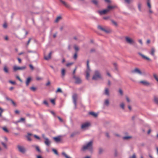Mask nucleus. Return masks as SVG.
Segmentation results:
<instances>
[{
  "label": "nucleus",
  "mask_w": 158,
  "mask_h": 158,
  "mask_svg": "<svg viewBox=\"0 0 158 158\" xmlns=\"http://www.w3.org/2000/svg\"><path fill=\"white\" fill-rule=\"evenodd\" d=\"M81 150L83 151L86 150H88L90 151H92L93 150V141H90L86 145L83 146Z\"/></svg>",
  "instance_id": "obj_1"
},
{
  "label": "nucleus",
  "mask_w": 158,
  "mask_h": 158,
  "mask_svg": "<svg viewBox=\"0 0 158 158\" xmlns=\"http://www.w3.org/2000/svg\"><path fill=\"white\" fill-rule=\"evenodd\" d=\"M124 1L127 4H130L131 0H124Z\"/></svg>",
  "instance_id": "obj_49"
},
{
  "label": "nucleus",
  "mask_w": 158,
  "mask_h": 158,
  "mask_svg": "<svg viewBox=\"0 0 158 158\" xmlns=\"http://www.w3.org/2000/svg\"><path fill=\"white\" fill-rule=\"evenodd\" d=\"M89 61L87 60V69L86 71V79H88L89 77V73L90 71V69L89 67Z\"/></svg>",
  "instance_id": "obj_4"
},
{
  "label": "nucleus",
  "mask_w": 158,
  "mask_h": 158,
  "mask_svg": "<svg viewBox=\"0 0 158 158\" xmlns=\"http://www.w3.org/2000/svg\"><path fill=\"white\" fill-rule=\"evenodd\" d=\"M77 57V53L75 52L73 56V58L75 60H76Z\"/></svg>",
  "instance_id": "obj_32"
},
{
  "label": "nucleus",
  "mask_w": 158,
  "mask_h": 158,
  "mask_svg": "<svg viewBox=\"0 0 158 158\" xmlns=\"http://www.w3.org/2000/svg\"><path fill=\"white\" fill-rule=\"evenodd\" d=\"M140 83L143 84L144 85L147 86H149L151 85V83L147 81L143 80L140 81Z\"/></svg>",
  "instance_id": "obj_11"
},
{
  "label": "nucleus",
  "mask_w": 158,
  "mask_h": 158,
  "mask_svg": "<svg viewBox=\"0 0 158 158\" xmlns=\"http://www.w3.org/2000/svg\"><path fill=\"white\" fill-rule=\"evenodd\" d=\"M132 138L131 136H125L123 137V139L124 140H127Z\"/></svg>",
  "instance_id": "obj_25"
},
{
  "label": "nucleus",
  "mask_w": 158,
  "mask_h": 158,
  "mask_svg": "<svg viewBox=\"0 0 158 158\" xmlns=\"http://www.w3.org/2000/svg\"><path fill=\"white\" fill-rule=\"evenodd\" d=\"M72 98L73 99V103L74 105L75 108L76 109L77 108V94H73V96Z\"/></svg>",
  "instance_id": "obj_8"
},
{
  "label": "nucleus",
  "mask_w": 158,
  "mask_h": 158,
  "mask_svg": "<svg viewBox=\"0 0 158 158\" xmlns=\"http://www.w3.org/2000/svg\"><path fill=\"white\" fill-rule=\"evenodd\" d=\"M43 103L45 105L47 106H48V102L46 100H44L43 102Z\"/></svg>",
  "instance_id": "obj_42"
},
{
  "label": "nucleus",
  "mask_w": 158,
  "mask_h": 158,
  "mask_svg": "<svg viewBox=\"0 0 158 158\" xmlns=\"http://www.w3.org/2000/svg\"><path fill=\"white\" fill-rule=\"evenodd\" d=\"M75 135H76L75 133H72L70 135V137H73V136H74Z\"/></svg>",
  "instance_id": "obj_63"
},
{
  "label": "nucleus",
  "mask_w": 158,
  "mask_h": 158,
  "mask_svg": "<svg viewBox=\"0 0 158 158\" xmlns=\"http://www.w3.org/2000/svg\"><path fill=\"white\" fill-rule=\"evenodd\" d=\"M92 2L96 5H98V1L97 0H92Z\"/></svg>",
  "instance_id": "obj_29"
},
{
  "label": "nucleus",
  "mask_w": 158,
  "mask_h": 158,
  "mask_svg": "<svg viewBox=\"0 0 158 158\" xmlns=\"http://www.w3.org/2000/svg\"><path fill=\"white\" fill-rule=\"evenodd\" d=\"M77 69V67H76L75 69H74V70L73 72V76L74 75H75V71H76V70Z\"/></svg>",
  "instance_id": "obj_61"
},
{
  "label": "nucleus",
  "mask_w": 158,
  "mask_h": 158,
  "mask_svg": "<svg viewBox=\"0 0 158 158\" xmlns=\"http://www.w3.org/2000/svg\"><path fill=\"white\" fill-rule=\"evenodd\" d=\"M17 147L19 151L22 153H24L26 152V149L23 146L18 145H17Z\"/></svg>",
  "instance_id": "obj_7"
},
{
  "label": "nucleus",
  "mask_w": 158,
  "mask_h": 158,
  "mask_svg": "<svg viewBox=\"0 0 158 158\" xmlns=\"http://www.w3.org/2000/svg\"><path fill=\"white\" fill-rule=\"evenodd\" d=\"M98 79H102V77L100 72L98 70H95L94 71V74L92 77V79L96 80Z\"/></svg>",
  "instance_id": "obj_2"
},
{
  "label": "nucleus",
  "mask_w": 158,
  "mask_h": 158,
  "mask_svg": "<svg viewBox=\"0 0 158 158\" xmlns=\"http://www.w3.org/2000/svg\"><path fill=\"white\" fill-rule=\"evenodd\" d=\"M42 79L43 78L42 77H36V80L37 81H40L42 80Z\"/></svg>",
  "instance_id": "obj_46"
},
{
  "label": "nucleus",
  "mask_w": 158,
  "mask_h": 158,
  "mask_svg": "<svg viewBox=\"0 0 158 158\" xmlns=\"http://www.w3.org/2000/svg\"><path fill=\"white\" fill-rule=\"evenodd\" d=\"M10 101L11 102L12 104L15 106H16V105L15 102L12 100H10Z\"/></svg>",
  "instance_id": "obj_52"
},
{
  "label": "nucleus",
  "mask_w": 158,
  "mask_h": 158,
  "mask_svg": "<svg viewBox=\"0 0 158 158\" xmlns=\"http://www.w3.org/2000/svg\"><path fill=\"white\" fill-rule=\"evenodd\" d=\"M114 156H117L118 155V152H117V151L116 149L114 150Z\"/></svg>",
  "instance_id": "obj_55"
},
{
  "label": "nucleus",
  "mask_w": 158,
  "mask_h": 158,
  "mask_svg": "<svg viewBox=\"0 0 158 158\" xmlns=\"http://www.w3.org/2000/svg\"><path fill=\"white\" fill-rule=\"evenodd\" d=\"M31 78L30 77H29L27 78L26 84L27 86H28L29 85V83L31 81Z\"/></svg>",
  "instance_id": "obj_18"
},
{
  "label": "nucleus",
  "mask_w": 158,
  "mask_h": 158,
  "mask_svg": "<svg viewBox=\"0 0 158 158\" xmlns=\"http://www.w3.org/2000/svg\"><path fill=\"white\" fill-rule=\"evenodd\" d=\"M16 78L17 79H18L20 82H23L22 80L20 78L19 76H17Z\"/></svg>",
  "instance_id": "obj_56"
},
{
  "label": "nucleus",
  "mask_w": 158,
  "mask_h": 158,
  "mask_svg": "<svg viewBox=\"0 0 158 158\" xmlns=\"http://www.w3.org/2000/svg\"><path fill=\"white\" fill-rule=\"evenodd\" d=\"M130 158H136V156L135 153L133 154L132 157H130Z\"/></svg>",
  "instance_id": "obj_62"
},
{
  "label": "nucleus",
  "mask_w": 158,
  "mask_h": 158,
  "mask_svg": "<svg viewBox=\"0 0 158 158\" xmlns=\"http://www.w3.org/2000/svg\"><path fill=\"white\" fill-rule=\"evenodd\" d=\"M104 104L106 106H108L109 104V101L108 99H106L104 102Z\"/></svg>",
  "instance_id": "obj_28"
},
{
  "label": "nucleus",
  "mask_w": 158,
  "mask_h": 158,
  "mask_svg": "<svg viewBox=\"0 0 158 158\" xmlns=\"http://www.w3.org/2000/svg\"><path fill=\"white\" fill-rule=\"evenodd\" d=\"M61 18V16H58V17L55 20V22L56 23H57L59 21L60 19Z\"/></svg>",
  "instance_id": "obj_33"
},
{
  "label": "nucleus",
  "mask_w": 158,
  "mask_h": 158,
  "mask_svg": "<svg viewBox=\"0 0 158 158\" xmlns=\"http://www.w3.org/2000/svg\"><path fill=\"white\" fill-rule=\"evenodd\" d=\"M31 40V38H30L29 39V40L27 43V46H28Z\"/></svg>",
  "instance_id": "obj_60"
},
{
  "label": "nucleus",
  "mask_w": 158,
  "mask_h": 158,
  "mask_svg": "<svg viewBox=\"0 0 158 158\" xmlns=\"http://www.w3.org/2000/svg\"><path fill=\"white\" fill-rule=\"evenodd\" d=\"M155 52V50L154 49V48H152L151 49L150 54L152 56H154Z\"/></svg>",
  "instance_id": "obj_31"
},
{
  "label": "nucleus",
  "mask_w": 158,
  "mask_h": 158,
  "mask_svg": "<svg viewBox=\"0 0 158 158\" xmlns=\"http://www.w3.org/2000/svg\"><path fill=\"white\" fill-rule=\"evenodd\" d=\"M73 48L75 50V52L77 53V52L79 50V47L76 45H75L73 46Z\"/></svg>",
  "instance_id": "obj_23"
},
{
  "label": "nucleus",
  "mask_w": 158,
  "mask_h": 158,
  "mask_svg": "<svg viewBox=\"0 0 158 158\" xmlns=\"http://www.w3.org/2000/svg\"><path fill=\"white\" fill-rule=\"evenodd\" d=\"M147 5H148V7H149V9H150L151 8V4L150 2V1H147Z\"/></svg>",
  "instance_id": "obj_35"
},
{
  "label": "nucleus",
  "mask_w": 158,
  "mask_h": 158,
  "mask_svg": "<svg viewBox=\"0 0 158 158\" xmlns=\"http://www.w3.org/2000/svg\"><path fill=\"white\" fill-rule=\"evenodd\" d=\"M126 100H127V101L128 102H130V100L129 99V98L127 97H126Z\"/></svg>",
  "instance_id": "obj_64"
},
{
  "label": "nucleus",
  "mask_w": 158,
  "mask_h": 158,
  "mask_svg": "<svg viewBox=\"0 0 158 158\" xmlns=\"http://www.w3.org/2000/svg\"><path fill=\"white\" fill-rule=\"evenodd\" d=\"M126 42L131 45H135V42L131 38L128 36H126L125 38Z\"/></svg>",
  "instance_id": "obj_6"
},
{
  "label": "nucleus",
  "mask_w": 158,
  "mask_h": 158,
  "mask_svg": "<svg viewBox=\"0 0 158 158\" xmlns=\"http://www.w3.org/2000/svg\"><path fill=\"white\" fill-rule=\"evenodd\" d=\"M2 129L5 132H9L8 130L7 129L6 127H4L2 128Z\"/></svg>",
  "instance_id": "obj_41"
},
{
  "label": "nucleus",
  "mask_w": 158,
  "mask_h": 158,
  "mask_svg": "<svg viewBox=\"0 0 158 158\" xmlns=\"http://www.w3.org/2000/svg\"><path fill=\"white\" fill-rule=\"evenodd\" d=\"M105 94L107 96L109 95V89L107 88H106L105 90Z\"/></svg>",
  "instance_id": "obj_22"
},
{
  "label": "nucleus",
  "mask_w": 158,
  "mask_h": 158,
  "mask_svg": "<svg viewBox=\"0 0 158 158\" xmlns=\"http://www.w3.org/2000/svg\"><path fill=\"white\" fill-rule=\"evenodd\" d=\"M52 52H49L48 56H44V59L46 60H48L51 58V56L52 54Z\"/></svg>",
  "instance_id": "obj_15"
},
{
  "label": "nucleus",
  "mask_w": 158,
  "mask_h": 158,
  "mask_svg": "<svg viewBox=\"0 0 158 158\" xmlns=\"http://www.w3.org/2000/svg\"><path fill=\"white\" fill-rule=\"evenodd\" d=\"M52 151L56 155H58V152H57V150H56L55 149H52Z\"/></svg>",
  "instance_id": "obj_37"
},
{
  "label": "nucleus",
  "mask_w": 158,
  "mask_h": 158,
  "mask_svg": "<svg viewBox=\"0 0 158 158\" xmlns=\"http://www.w3.org/2000/svg\"><path fill=\"white\" fill-rule=\"evenodd\" d=\"M89 114L93 116L94 117H96L97 116V114L93 112H89Z\"/></svg>",
  "instance_id": "obj_24"
},
{
  "label": "nucleus",
  "mask_w": 158,
  "mask_h": 158,
  "mask_svg": "<svg viewBox=\"0 0 158 158\" xmlns=\"http://www.w3.org/2000/svg\"><path fill=\"white\" fill-rule=\"evenodd\" d=\"M9 82L13 84V85H15L16 84V83L15 81H11V80H10L9 81Z\"/></svg>",
  "instance_id": "obj_58"
},
{
  "label": "nucleus",
  "mask_w": 158,
  "mask_h": 158,
  "mask_svg": "<svg viewBox=\"0 0 158 158\" xmlns=\"http://www.w3.org/2000/svg\"><path fill=\"white\" fill-rule=\"evenodd\" d=\"M108 10L107 9L104 10H99L97 11L100 15H105L108 12Z\"/></svg>",
  "instance_id": "obj_13"
},
{
  "label": "nucleus",
  "mask_w": 158,
  "mask_h": 158,
  "mask_svg": "<svg viewBox=\"0 0 158 158\" xmlns=\"http://www.w3.org/2000/svg\"><path fill=\"white\" fill-rule=\"evenodd\" d=\"M62 154L65 157V158H71L67 155L64 152H62Z\"/></svg>",
  "instance_id": "obj_27"
},
{
  "label": "nucleus",
  "mask_w": 158,
  "mask_h": 158,
  "mask_svg": "<svg viewBox=\"0 0 158 158\" xmlns=\"http://www.w3.org/2000/svg\"><path fill=\"white\" fill-rule=\"evenodd\" d=\"M119 92L120 94L121 95H123V92L122 90L121 89H119Z\"/></svg>",
  "instance_id": "obj_45"
},
{
  "label": "nucleus",
  "mask_w": 158,
  "mask_h": 158,
  "mask_svg": "<svg viewBox=\"0 0 158 158\" xmlns=\"http://www.w3.org/2000/svg\"><path fill=\"white\" fill-rule=\"evenodd\" d=\"M120 107L123 109H124V104L123 103H122L120 105Z\"/></svg>",
  "instance_id": "obj_36"
},
{
  "label": "nucleus",
  "mask_w": 158,
  "mask_h": 158,
  "mask_svg": "<svg viewBox=\"0 0 158 158\" xmlns=\"http://www.w3.org/2000/svg\"><path fill=\"white\" fill-rule=\"evenodd\" d=\"M73 64V63H67V64H66V66H67V67H68V66H69L70 65H72Z\"/></svg>",
  "instance_id": "obj_57"
},
{
  "label": "nucleus",
  "mask_w": 158,
  "mask_h": 158,
  "mask_svg": "<svg viewBox=\"0 0 158 158\" xmlns=\"http://www.w3.org/2000/svg\"><path fill=\"white\" fill-rule=\"evenodd\" d=\"M153 77L158 82V77L155 74H153Z\"/></svg>",
  "instance_id": "obj_40"
},
{
  "label": "nucleus",
  "mask_w": 158,
  "mask_h": 158,
  "mask_svg": "<svg viewBox=\"0 0 158 158\" xmlns=\"http://www.w3.org/2000/svg\"><path fill=\"white\" fill-rule=\"evenodd\" d=\"M30 89L33 91H35L36 90V88L34 87H32L30 88Z\"/></svg>",
  "instance_id": "obj_44"
},
{
  "label": "nucleus",
  "mask_w": 158,
  "mask_h": 158,
  "mask_svg": "<svg viewBox=\"0 0 158 158\" xmlns=\"http://www.w3.org/2000/svg\"><path fill=\"white\" fill-rule=\"evenodd\" d=\"M7 24L6 23H4L3 25V27L4 28H6L7 27Z\"/></svg>",
  "instance_id": "obj_47"
},
{
  "label": "nucleus",
  "mask_w": 158,
  "mask_h": 158,
  "mask_svg": "<svg viewBox=\"0 0 158 158\" xmlns=\"http://www.w3.org/2000/svg\"><path fill=\"white\" fill-rule=\"evenodd\" d=\"M61 73V75L63 77L65 75V70L64 69H62Z\"/></svg>",
  "instance_id": "obj_30"
},
{
  "label": "nucleus",
  "mask_w": 158,
  "mask_h": 158,
  "mask_svg": "<svg viewBox=\"0 0 158 158\" xmlns=\"http://www.w3.org/2000/svg\"><path fill=\"white\" fill-rule=\"evenodd\" d=\"M111 21L112 22V23L115 26H117L118 24L116 22L114 21V20H113L112 19H111Z\"/></svg>",
  "instance_id": "obj_38"
},
{
  "label": "nucleus",
  "mask_w": 158,
  "mask_h": 158,
  "mask_svg": "<svg viewBox=\"0 0 158 158\" xmlns=\"http://www.w3.org/2000/svg\"><path fill=\"white\" fill-rule=\"evenodd\" d=\"M99 154H101L102 153V152L103 151V149L101 148H99Z\"/></svg>",
  "instance_id": "obj_39"
},
{
  "label": "nucleus",
  "mask_w": 158,
  "mask_h": 158,
  "mask_svg": "<svg viewBox=\"0 0 158 158\" xmlns=\"http://www.w3.org/2000/svg\"><path fill=\"white\" fill-rule=\"evenodd\" d=\"M141 4L140 3H139L138 4V8L139 10H141Z\"/></svg>",
  "instance_id": "obj_54"
},
{
  "label": "nucleus",
  "mask_w": 158,
  "mask_h": 158,
  "mask_svg": "<svg viewBox=\"0 0 158 158\" xmlns=\"http://www.w3.org/2000/svg\"><path fill=\"white\" fill-rule=\"evenodd\" d=\"M131 73H137L140 75L142 74V73L140 70L138 68H135L134 70H132Z\"/></svg>",
  "instance_id": "obj_10"
},
{
  "label": "nucleus",
  "mask_w": 158,
  "mask_h": 158,
  "mask_svg": "<svg viewBox=\"0 0 158 158\" xmlns=\"http://www.w3.org/2000/svg\"><path fill=\"white\" fill-rule=\"evenodd\" d=\"M73 77L75 80V84H79L82 83V80L79 77L76 76L75 75H74L73 76Z\"/></svg>",
  "instance_id": "obj_5"
},
{
  "label": "nucleus",
  "mask_w": 158,
  "mask_h": 158,
  "mask_svg": "<svg viewBox=\"0 0 158 158\" xmlns=\"http://www.w3.org/2000/svg\"><path fill=\"white\" fill-rule=\"evenodd\" d=\"M113 65H114V67L115 69L117 70H118V67H117V64L116 63H114L113 64Z\"/></svg>",
  "instance_id": "obj_34"
},
{
  "label": "nucleus",
  "mask_w": 158,
  "mask_h": 158,
  "mask_svg": "<svg viewBox=\"0 0 158 158\" xmlns=\"http://www.w3.org/2000/svg\"><path fill=\"white\" fill-rule=\"evenodd\" d=\"M66 7L69 8H70V5L68 4L62 0H59Z\"/></svg>",
  "instance_id": "obj_14"
},
{
  "label": "nucleus",
  "mask_w": 158,
  "mask_h": 158,
  "mask_svg": "<svg viewBox=\"0 0 158 158\" xmlns=\"http://www.w3.org/2000/svg\"><path fill=\"white\" fill-rule=\"evenodd\" d=\"M90 126V123L89 122L84 123L81 125V128L82 129L85 130Z\"/></svg>",
  "instance_id": "obj_9"
},
{
  "label": "nucleus",
  "mask_w": 158,
  "mask_h": 158,
  "mask_svg": "<svg viewBox=\"0 0 158 158\" xmlns=\"http://www.w3.org/2000/svg\"><path fill=\"white\" fill-rule=\"evenodd\" d=\"M53 139L54 140L55 142L56 143L59 142L61 140L60 137L59 136L57 137H54Z\"/></svg>",
  "instance_id": "obj_17"
},
{
  "label": "nucleus",
  "mask_w": 158,
  "mask_h": 158,
  "mask_svg": "<svg viewBox=\"0 0 158 158\" xmlns=\"http://www.w3.org/2000/svg\"><path fill=\"white\" fill-rule=\"evenodd\" d=\"M116 7V6H107V10H108V11L109 12L112 9L115 8Z\"/></svg>",
  "instance_id": "obj_20"
},
{
  "label": "nucleus",
  "mask_w": 158,
  "mask_h": 158,
  "mask_svg": "<svg viewBox=\"0 0 158 158\" xmlns=\"http://www.w3.org/2000/svg\"><path fill=\"white\" fill-rule=\"evenodd\" d=\"M50 142L48 138L45 139V143L47 145L49 146L50 144Z\"/></svg>",
  "instance_id": "obj_19"
},
{
  "label": "nucleus",
  "mask_w": 158,
  "mask_h": 158,
  "mask_svg": "<svg viewBox=\"0 0 158 158\" xmlns=\"http://www.w3.org/2000/svg\"><path fill=\"white\" fill-rule=\"evenodd\" d=\"M1 143H2V145L4 146V147L5 148H7V147L5 143H4L3 142H2Z\"/></svg>",
  "instance_id": "obj_48"
},
{
  "label": "nucleus",
  "mask_w": 158,
  "mask_h": 158,
  "mask_svg": "<svg viewBox=\"0 0 158 158\" xmlns=\"http://www.w3.org/2000/svg\"><path fill=\"white\" fill-rule=\"evenodd\" d=\"M3 70L6 73H8L9 72L8 68L6 65L4 66Z\"/></svg>",
  "instance_id": "obj_21"
},
{
  "label": "nucleus",
  "mask_w": 158,
  "mask_h": 158,
  "mask_svg": "<svg viewBox=\"0 0 158 158\" xmlns=\"http://www.w3.org/2000/svg\"><path fill=\"white\" fill-rule=\"evenodd\" d=\"M26 67L25 66H23L21 67H19L17 66H14L13 67L14 70L15 71L18 70H22L25 69Z\"/></svg>",
  "instance_id": "obj_12"
},
{
  "label": "nucleus",
  "mask_w": 158,
  "mask_h": 158,
  "mask_svg": "<svg viewBox=\"0 0 158 158\" xmlns=\"http://www.w3.org/2000/svg\"><path fill=\"white\" fill-rule=\"evenodd\" d=\"M29 66L31 70H34V67L33 66L32 64H29Z\"/></svg>",
  "instance_id": "obj_51"
},
{
  "label": "nucleus",
  "mask_w": 158,
  "mask_h": 158,
  "mask_svg": "<svg viewBox=\"0 0 158 158\" xmlns=\"http://www.w3.org/2000/svg\"><path fill=\"white\" fill-rule=\"evenodd\" d=\"M35 148L36 149V150H37V151H38L39 152H40V149L39 148V147L37 146H35Z\"/></svg>",
  "instance_id": "obj_53"
},
{
  "label": "nucleus",
  "mask_w": 158,
  "mask_h": 158,
  "mask_svg": "<svg viewBox=\"0 0 158 158\" xmlns=\"http://www.w3.org/2000/svg\"><path fill=\"white\" fill-rule=\"evenodd\" d=\"M51 102L53 105H55V100L54 99L51 100Z\"/></svg>",
  "instance_id": "obj_59"
},
{
  "label": "nucleus",
  "mask_w": 158,
  "mask_h": 158,
  "mask_svg": "<svg viewBox=\"0 0 158 158\" xmlns=\"http://www.w3.org/2000/svg\"><path fill=\"white\" fill-rule=\"evenodd\" d=\"M58 92H60V93H62V90L60 88H58L57 89V90L56 91V93Z\"/></svg>",
  "instance_id": "obj_50"
},
{
  "label": "nucleus",
  "mask_w": 158,
  "mask_h": 158,
  "mask_svg": "<svg viewBox=\"0 0 158 158\" xmlns=\"http://www.w3.org/2000/svg\"><path fill=\"white\" fill-rule=\"evenodd\" d=\"M25 120V119L24 118H20V120L18 121L17 122L18 123H19L20 122H21V121H24Z\"/></svg>",
  "instance_id": "obj_43"
},
{
  "label": "nucleus",
  "mask_w": 158,
  "mask_h": 158,
  "mask_svg": "<svg viewBox=\"0 0 158 158\" xmlns=\"http://www.w3.org/2000/svg\"><path fill=\"white\" fill-rule=\"evenodd\" d=\"M154 101L156 104L158 105V97H154Z\"/></svg>",
  "instance_id": "obj_26"
},
{
  "label": "nucleus",
  "mask_w": 158,
  "mask_h": 158,
  "mask_svg": "<svg viewBox=\"0 0 158 158\" xmlns=\"http://www.w3.org/2000/svg\"><path fill=\"white\" fill-rule=\"evenodd\" d=\"M138 54L140 56H141L143 58H144L146 60H150V58H149L148 57L145 56L144 55H143L140 52H138Z\"/></svg>",
  "instance_id": "obj_16"
},
{
  "label": "nucleus",
  "mask_w": 158,
  "mask_h": 158,
  "mask_svg": "<svg viewBox=\"0 0 158 158\" xmlns=\"http://www.w3.org/2000/svg\"><path fill=\"white\" fill-rule=\"evenodd\" d=\"M97 28L99 30L103 31L107 34L111 32L110 30L107 27H103L100 25H98L97 26Z\"/></svg>",
  "instance_id": "obj_3"
}]
</instances>
